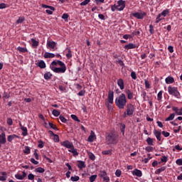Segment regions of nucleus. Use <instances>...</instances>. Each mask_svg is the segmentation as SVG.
Instances as JSON below:
<instances>
[{"label":"nucleus","instance_id":"nucleus-1","mask_svg":"<svg viewBox=\"0 0 182 182\" xmlns=\"http://www.w3.org/2000/svg\"><path fill=\"white\" fill-rule=\"evenodd\" d=\"M127 103V98L124 93L121 94L118 97L115 99V105L118 109H124Z\"/></svg>","mask_w":182,"mask_h":182},{"label":"nucleus","instance_id":"nucleus-2","mask_svg":"<svg viewBox=\"0 0 182 182\" xmlns=\"http://www.w3.org/2000/svg\"><path fill=\"white\" fill-rule=\"evenodd\" d=\"M106 141L108 144H117V136L110 133L106 136Z\"/></svg>","mask_w":182,"mask_h":182},{"label":"nucleus","instance_id":"nucleus-3","mask_svg":"<svg viewBox=\"0 0 182 182\" xmlns=\"http://www.w3.org/2000/svg\"><path fill=\"white\" fill-rule=\"evenodd\" d=\"M60 67H51V70L54 72L55 73H65L66 72V65H65V63H59Z\"/></svg>","mask_w":182,"mask_h":182},{"label":"nucleus","instance_id":"nucleus-4","mask_svg":"<svg viewBox=\"0 0 182 182\" xmlns=\"http://www.w3.org/2000/svg\"><path fill=\"white\" fill-rule=\"evenodd\" d=\"M133 113H134V105L127 104V112H124V117H127V116H133Z\"/></svg>","mask_w":182,"mask_h":182},{"label":"nucleus","instance_id":"nucleus-5","mask_svg":"<svg viewBox=\"0 0 182 182\" xmlns=\"http://www.w3.org/2000/svg\"><path fill=\"white\" fill-rule=\"evenodd\" d=\"M168 92L169 95H173V96H175V97H177L178 99L180 97V92L176 87H168Z\"/></svg>","mask_w":182,"mask_h":182},{"label":"nucleus","instance_id":"nucleus-6","mask_svg":"<svg viewBox=\"0 0 182 182\" xmlns=\"http://www.w3.org/2000/svg\"><path fill=\"white\" fill-rule=\"evenodd\" d=\"M132 16L136 18V19H144V16H147V13L144 11H141L140 13L136 12L132 14Z\"/></svg>","mask_w":182,"mask_h":182},{"label":"nucleus","instance_id":"nucleus-7","mask_svg":"<svg viewBox=\"0 0 182 182\" xmlns=\"http://www.w3.org/2000/svg\"><path fill=\"white\" fill-rule=\"evenodd\" d=\"M115 8H117V11H123V9L126 8V1L123 0H119Z\"/></svg>","mask_w":182,"mask_h":182},{"label":"nucleus","instance_id":"nucleus-8","mask_svg":"<svg viewBox=\"0 0 182 182\" xmlns=\"http://www.w3.org/2000/svg\"><path fill=\"white\" fill-rule=\"evenodd\" d=\"M61 146H63V147H66V149H73L75 146H73V144L69 141H64L60 143Z\"/></svg>","mask_w":182,"mask_h":182},{"label":"nucleus","instance_id":"nucleus-9","mask_svg":"<svg viewBox=\"0 0 182 182\" xmlns=\"http://www.w3.org/2000/svg\"><path fill=\"white\" fill-rule=\"evenodd\" d=\"M6 143V135L5 132H1L0 134V149L2 147L1 144H5Z\"/></svg>","mask_w":182,"mask_h":182},{"label":"nucleus","instance_id":"nucleus-10","mask_svg":"<svg viewBox=\"0 0 182 182\" xmlns=\"http://www.w3.org/2000/svg\"><path fill=\"white\" fill-rule=\"evenodd\" d=\"M114 97V92L112 90L108 92V103L113 105V99Z\"/></svg>","mask_w":182,"mask_h":182},{"label":"nucleus","instance_id":"nucleus-11","mask_svg":"<svg viewBox=\"0 0 182 182\" xmlns=\"http://www.w3.org/2000/svg\"><path fill=\"white\" fill-rule=\"evenodd\" d=\"M25 177H26V171H23L22 175H21V173H17V174L15 175V178L17 180H23V178H25Z\"/></svg>","mask_w":182,"mask_h":182},{"label":"nucleus","instance_id":"nucleus-12","mask_svg":"<svg viewBox=\"0 0 182 182\" xmlns=\"http://www.w3.org/2000/svg\"><path fill=\"white\" fill-rule=\"evenodd\" d=\"M55 46H56V43L55 41H47V48L48 49H55Z\"/></svg>","mask_w":182,"mask_h":182},{"label":"nucleus","instance_id":"nucleus-13","mask_svg":"<svg viewBox=\"0 0 182 182\" xmlns=\"http://www.w3.org/2000/svg\"><path fill=\"white\" fill-rule=\"evenodd\" d=\"M154 134L156 137V139L159 141H161V132H160L159 131H158L156 129H154Z\"/></svg>","mask_w":182,"mask_h":182},{"label":"nucleus","instance_id":"nucleus-14","mask_svg":"<svg viewBox=\"0 0 182 182\" xmlns=\"http://www.w3.org/2000/svg\"><path fill=\"white\" fill-rule=\"evenodd\" d=\"M172 110L175 112L178 116H182V107L178 109L177 107H173Z\"/></svg>","mask_w":182,"mask_h":182},{"label":"nucleus","instance_id":"nucleus-15","mask_svg":"<svg viewBox=\"0 0 182 182\" xmlns=\"http://www.w3.org/2000/svg\"><path fill=\"white\" fill-rule=\"evenodd\" d=\"M117 85H118L119 89H121V90H123V89H124V81H123V79L119 78L117 80Z\"/></svg>","mask_w":182,"mask_h":182},{"label":"nucleus","instance_id":"nucleus-16","mask_svg":"<svg viewBox=\"0 0 182 182\" xmlns=\"http://www.w3.org/2000/svg\"><path fill=\"white\" fill-rule=\"evenodd\" d=\"M133 176H136V177H141L143 176V173H141V171L136 168L132 171Z\"/></svg>","mask_w":182,"mask_h":182},{"label":"nucleus","instance_id":"nucleus-17","mask_svg":"<svg viewBox=\"0 0 182 182\" xmlns=\"http://www.w3.org/2000/svg\"><path fill=\"white\" fill-rule=\"evenodd\" d=\"M36 66H38L40 69H45V68H46V63H45V61L41 60L36 63Z\"/></svg>","mask_w":182,"mask_h":182},{"label":"nucleus","instance_id":"nucleus-18","mask_svg":"<svg viewBox=\"0 0 182 182\" xmlns=\"http://www.w3.org/2000/svg\"><path fill=\"white\" fill-rule=\"evenodd\" d=\"M59 63H63V62L60 60H53L50 65V68L52 69V67L55 68V66H58H58H60V64Z\"/></svg>","mask_w":182,"mask_h":182},{"label":"nucleus","instance_id":"nucleus-19","mask_svg":"<svg viewBox=\"0 0 182 182\" xmlns=\"http://www.w3.org/2000/svg\"><path fill=\"white\" fill-rule=\"evenodd\" d=\"M95 139H96V135L95 134V132L92 131L90 135L88 136L87 141L92 143Z\"/></svg>","mask_w":182,"mask_h":182},{"label":"nucleus","instance_id":"nucleus-20","mask_svg":"<svg viewBox=\"0 0 182 182\" xmlns=\"http://www.w3.org/2000/svg\"><path fill=\"white\" fill-rule=\"evenodd\" d=\"M68 151L70 153H72L74 157H76V156H79V152H77V149H75V146L69 149Z\"/></svg>","mask_w":182,"mask_h":182},{"label":"nucleus","instance_id":"nucleus-21","mask_svg":"<svg viewBox=\"0 0 182 182\" xmlns=\"http://www.w3.org/2000/svg\"><path fill=\"white\" fill-rule=\"evenodd\" d=\"M77 167L80 170H82V168H86V164H85V161H78Z\"/></svg>","mask_w":182,"mask_h":182},{"label":"nucleus","instance_id":"nucleus-22","mask_svg":"<svg viewBox=\"0 0 182 182\" xmlns=\"http://www.w3.org/2000/svg\"><path fill=\"white\" fill-rule=\"evenodd\" d=\"M21 129L22 130V136H28V129L26 127L22 126V124H20Z\"/></svg>","mask_w":182,"mask_h":182},{"label":"nucleus","instance_id":"nucleus-23","mask_svg":"<svg viewBox=\"0 0 182 182\" xmlns=\"http://www.w3.org/2000/svg\"><path fill=\"white\" fill-rule=\"evenodd\" d=\"M124 49L129 50V49H136V45L133 43H129L128 45L124 46Z\"/></svg>","mask_w":182,"mask_h":182},{"label":"nucleus","instance_id":"nucleus-24","mask_svg":"<svg viewBox=\"0 0 182 182\" xmlns=\"http://www.w3.org/2000/svg\"><path fill=\"white\" fill-rule=\"evenodd\" d=\"M165 81L167 85H170L171 83H174V78L169 76L165 79Z\"/></svg>","mask_w":182,"mask_h":182},{"label":"nucleus","instance_id":"nucleus-25","mask_svg":"<svg viewBox=\"0 0 182 182\" xmlns=\"http://www.w3.org/2000/svg\"><path fill=\"white\" fill-rule=\"evenodd\" d=\"M33 48H38L39 46V41L35 40V38H31Z\"/></svg>","mask_w":182,"mask_h":182},{"label":"nucleus","instance_id":"nucleus-26","mask_svg":"<svg viewBox=\"0 0 182 182\" xmlns=\"http://www.w3.org/2000/svg\"><path fill=\"white\" fill-rule=\"evenodd\" d=\"M169 14H170V10L166 9V10H164L161 14H159V15L165 18V16H167V15H168Z\"/></svg>","mask_w":182,"mask_h":182},{"label":"nucleus","instance_id":"nucleus-27","mask_svg":"<svg viewBox=\"0 0 182 182\" xmlns=\"http://www.w3.org/2000/svg\"><path fill=\"white\" fill-rule=\"evenodd\" d=\"M126 94L127 95V98L129 100H132V99H133V92H132V91H130V90H127L126 91Z\"/></svg>","mask_w":182,"mask_h":182},{"label":"nucleus","instance_id":"nucleus-28","mask_svg":"<svg viewBox=\"0 0 182 182\" xmlns=\"http://www.w3.org/2000/svg\"><path fill=\"white\" fill-rule=\"evenodd\" d=\"M44 58H45L46 59H49V58H55V54L51 53H46L44 54Z\"/></svg>","mask_w":182,"mask_h":182},{"label":"nucleus","instance_id":"nucleus-29","mask_svg":"<svg viewBox=\"0 0 182 182\" xmlns=\"http://www.w3.org/2000/svg\"><path fill=\"white\" fill-rule=\"evenodd\" d=\"M15 138H19V136L18 135H16V134H13V135H9L8 137H7V140L8 141H9L11 143V141H12V140H14V139Z\"/></svg>","mask_w":182,"mask_h":182},{"label":"nucleus","instance_id":"nucleus-30","mask_svg":"<svg viewBox=\"0 0 182 182\" xmlns=\"http://www.w3.org/2000/svg\"><path fill=\"white\" fill-rule=\"evenodd\" d=\"M17 50H18V52H21V53H26V52H28V49H26V48L22 47H18Z\"/></svg>","mask_w":182,"mask_h":182},{"label":"nucleus","instance_id":"nucleus-31","mask_svg":"<svg viewBox=\"0 0 182 182\" xmlns=\"http://www.w3.org/2000/svg\"><path fill=\"white\" fill-rule=\"evenodd\" d=\"M164 170H166V166H162L155 171V174H160V173H163Z\"/></svg>","mask_w":182,"mask_h":182},{"label":"nucleus","instance_id":"nucleus-32","mask_svg":"<svg viewBox=\"0 0 182 182\" xmlns=\"http://www.w3.org/2000/svg\"><path fill=\"white\" fill-rule=\"evenodd\" d=\"M51 77L52 73L48 72L44 74V79H46V80H49V79H50Z\"/></svg>","mask_w":182,"mask_h":182},{"label":"nucleus","instance_id":"nucleus-33","mask_svg":"<svg viewBox=\"0 0 182 182\" xmlns=\"http://www.w3.org/2000/svg\"><path fill=\"white\" fill-rule=\"evenodd\" d=\"M2 176H0V181H6V172H1Z\"/></svg>","mask_w":182,"mask_h":182},{"label":"nucleus","instance_id":"nucleus-34","mask_svg":"<svg viewBox=\"0 0 182 182\" xmlns=\"http://www.w3.org/2000/svg\"><path fill=\"white\" fill-rule=\"evenodd\" d=\"M154 141V139H153L150 137H148L146 139V143H147V144H149V146H153Z\"/></svg>","mask_w":182,"mask_h":182},{"label":"nucleus","instance_id":"nucleus-35","mask_svg":"<svg viewBox=\"0 0 182 182\" xmlns=\"http://www.w3.org/2000/svg\"><path fill=\"white\" fill-rule=\"evenodd\" d=\"M68 53L66 54V57L68 59H70L72 58V50H70V48H67Z\"/></svg>","mask_w":182,"mask_h":182},{"label":"nucleus","instance_id":"nucleus-36","mask_svg":"<svg viewBox=\"0 0 182 182\" xmlns=\"http://www.w3.org/2000/svg\"><path fill=\"white\" fill-rule=\"evenodd\" d=\"M175 117H176V114H174V113L171 114L169 115V117H168L166 119V122H170V121L173 120Z\"/></svg>","mask_w":182,"mask_h":182},{"label":"nucleus","instance_id":"nucleus-37","mask_svg":"<svg viewBox=\"0 0 182 182\" xmlns=\"http://www.w3.org/2000/svg\"><path fill=\"white\" fill-rule=\"evenodd\" d=\"M23 153L25 154H31V148H29V146H25V149L23 150Z\"/></svg>","mask_w":182,"mask_h":182},{"label":"nucleus","instance_id":"nucleus-38","mask_svg":"<svg viewBox=\"0 0 182 182\" xmlns=\"http://www.w3.org/2000/svg\"><path fill=\"white\" fill-rule=\"evenodd\" d=\"M52 114L55 117H58L60 114V112L58 111L57 109H53L52 112Z\"/></svg>","mask_w":182,"mask_h":182},{"label":"nucleus","instance_id":"nucleus-39","mask_svg":"<svg viewBox=\"0 0 182 182\" xmlns=\"http://www.w3.org/2000/svg\"><path fill=\"white\" fill-rule=\"evenodd\" d=\"M36 173H45V169L42 167H38L35 169Z\"/></svg>","mask_w":182,"mask_h":182},{"label":"nucleus","instance_id":"nucleus-40","mask_svg":"<svg viewBox=\"0 0 182 182\" xmlns=\"http://www.w3.org/2000/svg\"><path fill=\"white\" fill-rule=\"evenodd\" d=\"M71 119H73V120H75V122H77L78 123H80V119H79L77 116L75 114H71Z\"/></svg>","mask_w":182,"mask_h":182},{"label":"nucleus","instance_id":"nucleus-41","mask_svg":"<svg viewBox=\"0 0 182 182\" xmlns=\"http://www.w3.org/2000/svg\"><path fill=\"white\" fill-rule=\"evenodd\" d=\"M41 6H42V8H48L51 11H55V7H53L52 6H48L46 4H42Z\"/></svg>","mask_w":182,"mask_h":182},{"label":"nucleus","instance_id":"nucleus-42","mask_svg":"<svg viewBox=\"0 0 182 182\" xmlns=\"http://www.w3.org/2000/svg\"><path fill=\"white\" fill-rule=\"evenodd\" d=\"M97 178V175H92L90 177V182H95Z\"/></svg>","mask_w":182,"mask_h":182},{"label":"nucleus","instance_id":"nucleus-43","mask_svg":"<svg viewBox=\"0 0 182 182\" xmlns=\"http://www.w3.org/2000/svg\"><path fill=\"white\" fill-rule=\"evenodd\" d=\"M99 176L100 177L103 178V177H105V176H107V173H106V171H100Z\"/></svg>","mask_w":182,"mask_h":182},{"label":"nucleus","instance_id":"nucleus-44","mask_svg":"<svg viewBox=\"0 0 182 182\" xmlns=\"http://www.w3.org/2000/svg\"><path fill=\"white\" fill-rule=\"evenodd\" d=\"M163 19H164V18H161V16L159 14L156 18L155 23H159V22H160V21H163Z\"/></svg>","mask_w":182,"mask_h":182},{"label":"nucleus","instance_id":"nucleus-45","mask_svg":"<svg viewBox=\"0 0 182 182\" xmlns=\"http://www.w3.org/2000/svg\"><path fill=\"white\" fill-rule=\"evenodd\" d=\"M53 141L55 143H59V135L53 134Z\"/></svg>","mask_w":182,"mask_h":182},{"label":"nucleus","instance_id":"nucleus-46","mask_svg":"<svg viewBox=\"0 0 182 182\" xmlns=\"http://www.w3.org/2000/svg\"><path fill=\"white\" fill-rule=\"evenodd\" d=\"M147 157H148V158H145V159L143 160V161H144L145 164L149 163V160H151V154H147Z\"/></svg>","mask_w":182,"mask_h":182},{"label":"nucleus","instance_id":"nucleus-47","mask_svg":"<svg viewBox=\"0 0 182 182\" xmlns=\"http://www.w3.org/2000/svg\"><path fill=\"white\" fill-rule=\"evenodd\" d=\"M125 129H126V125L124 124H122L120 129H121V132L122 133L123 136H124V130H125Z\"/></svg>","mask_w":182,"mask_h":182},{"label":"nucleus","instance_id":"nucleus-48","mask_svg":"<svg viewBox=\"0 0 182 182\" xmlns=\"http://www.w3.org/2000/svg\"><path fill=\"white\" fill-rule=\"evenodd\" d=\"M25 21V17L21 16L19 17L18 19L16 21V23H22Z\"/></svg>","mask_w":182,"mask_h":182},{"label":"nucleus","instance_id":"nucleus-49","mask_svg":"<svg viewBox=\"0 0 182 182\" xmlns=\"http://www.w3.org/2000/svg\"><path fill=\"white\" fill-rule=\"evenodd\" d=\"M69 18V14H63L62 16V19H64L65 22H68V18Z\"/></svg>","mask_w":182,"mask_h":182},{"label":"nucleus","instance_id":"nucleus-50","mask_svg":"<svg viewBox=\"0 0 182 182\" xmlns=\"http://www.w3.org/2000/svg\"><path fill=\"white\" fill-rule=\"evenodd\" d=\"M38 143H39L38 145V149H43V147L45 146V144H43V141L40 140V141H38Z\"/></svg>","mask_w":182,"mask_h":182},{"label":"nucleus","instance_id":"nucleus-51","mask_svg":"<svg viewBox=\"0 0 182 182\" xmlns=\"http://www.w3.org/2000/svg\"><path fill=\"white\" fill-rule=\"evenodd\" d=\"M163 91H160L157 95V100L160 101L162 99Z\"/></svg>","mask_w":182,"mask_h":182},{"label":"nucleus","instance_id":"nucleus-52","mask_svg":"<svg viewBox=\"0 0 182 182\" xmlns=\"http://www.w3.org/2000/svg\"><path fill=\"white\" fill-rule=\"evenodd\" d=\"M48 124L51 129H53V130H58V127H56V125L53 124V123L49 122Z\"/></svg>","mask_w":182,"mask_h":182},{"label":"nucleus","instance_id":"nucleus-53","mask_svg":"<svg viewBox=\"0 0 182 182\" xmlns=\"http://www.w3.org/2000/svg\"><path fill=\"white\" fill-rule=\"evenodd\" d=\"M89 2H90V0H85L84 1L80 3V6H86V5H87V4H89Z\"/></svg>","mask_w":182,"mask_h":182},{"label":"nucleus","instance_id":"nucleus-54","mask_svg":"<svg viewBox=\"0 0 182 182\" xmlns=\"http://www.w3.org/2000/svg\"><path fill=\"white\" fill-rule=\"evenodd\" d=\"M79 176H71L70 180L71 181H79Z\"/></svg>","mask_w":182,"mask_h":182},{"label":"nucleus","instance_id":"nucleus-55","mask_svg":"<svg viewBox=\"0 0 182 182\" xmlns=\"http://www.w3.org/2000/svg\"><path fill=\"white\" fill-rule=\"evenodd\" d=\"M59 119L63 123H66L68 122V119H66V118L62 115H60Z\"/></svg>","mask_w":182,"mask_h":182},{"label":"nucleus","instance_id":"nucleus-56","mask_svg":"<svg viewBox=\"0 0 182 182\" xmlns=\"http://www.w3.org/2000/svg\"><path fill=\"white\" fill-rule=\"evenodd\" d=\"M131 77L134 79V80H136V79H137V75H136V72L132 71L131 73Z\"/></svg>","mask_w":182,"mask_h":182},{"label":"nucleus","instance_id":"nucleus-57","mask_svg":"<svg viewBox=\"0 0 182 182\" xmlns=\"http://www.w3.org/2000/svg\"><path fill=\"white\" fill-rule=\"evenodd\" d=\"M149 32L151 35L154 33V27L151 24L149 26Z\"/></svg>","mask_w":182,"mask_h":182},{"label":"nucleus","instance_id":"nucleus-58","mask_svg":"<svg viewBox=\"0 0 182 182\" xmlns=\"http://www.w3.org/2000/svg\"><path fill=\"white\" fill-rule=\"evenodd\" d=\"M146 89H150V82L147 80H144Z\"/></svg>","mask_w":182,"mask_h":182},{"label":"nucleus","instance_id":"nucleus-59","mask_svg":"<svg viewBox=\"0 0 182 182\" xmlns=\"http://www.w3.org/2000/svg\"><path fill=\"white\" fill-rule=\"evenodd\" d=\"M7 124H9V126H12V124H14V121H12L11 118L7 119Z\"/></svg>","mask_w":182,"mask_h":182},{"label":"nucleus","instance_id":"nucleus-60","mask_svg":"<svg viewBox=\"0 0 182 182\" xmlns=\"http://www.w3.org/2000/svg\"><path fill=\"white\" fill-rule=\"evenodd\" d=\"M115 176L117 177H120L122 176V171L117 169L115 172Z\"/></svg>","mask_w":182,"mask_h":182},{"label":"nucleus","instance_id":"nucleus-61","mask_svg":"<svg viewBox=\"0 0 182 182\" xmlns=\"http://www.w3.org/2000/svg\"><path fill=\"white\" fill-rule=\"evenodd\" d=\"M28 180H34L35 179V175L33 173H29L28 176Z\"/></svg>","mask_w":182,"mask_h":182},{"label":"nucleus","instance_id":"nucleus-62","mask_svg":"<svg viewBox=\"0 0 182 182\" xmlns=\"http://www.w3.org/2000/svg\"><path fill=\"white\" fill-rule=\"evenodd\" d=\"M85 93H86V90H82L78 92V96H85Z\"/></svg>","mask_w":182,"mask_h":182},{"label":"nucleus","instance_id":"nucleus-63","mask_svg":"<svg viewBox=\"0 0 182 182\" xmlns=\"http://www.w3.org/2000/svg\"><path fill=\"white\" fill-rule=\"evenodd\" d=\"M89 158L90 159V160H95L96 159V156H95V154H93L92 153H90Z\"/></svg>","mask_w":182,"mask_h":182},{"label":"nucleus","instance_id":"nucleus-64","mask_svg":"<svg viewBox=\"0 0 182 182\" xmlns=\"http://www.w3.org/2000/svg\"><path fill=\"white\" fill-rule=\"evenodd\" d=\"M176 163L178 166H182V159H177Z\"/></svg>","mask_w":182,"mask_h":182}]
</instances>
